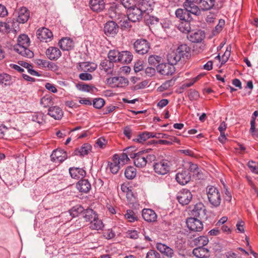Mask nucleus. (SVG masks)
Instances as JSON below:
<instances>
[{
	"instance_id": "57",
	"label": "nucleus",
	"mask_w": 258,
	"mask_h": 258,
	"mask_svg": "<svg viewBox=\"0 0 258 258\" xmlns=\"http://www.w3.org/2000/svg\"><path fill=\"white\" fill-rule=\"evenodd\" d=\"M175 81V80L173 79H171L170 80L166 81L161 85L160 88L161 89H162V90H167L170 87L173 86L174 85Z\"/></svg>"
},
{
	"instance_id": "15",
	"label": "nucleus",
	"mask_w": 258,
	"mask_h": 258,
	"mask_svg": "<svg viewBox=\"0 0 258 258\" xmlns=\"http://www.w3.org/2000/svg\"><path fill=\"white\" fill-rule=\"evenodd\" d=\"M205 37V34L204 32L201 30L191 31L187 35L188 39L194 43L201 42Z\"/></svg>"
},
{
	"instance_id": "46",
	"label": "nucleus",
	"mask_w": 258,
	"mask_h": 258,
	"mask_svg": "<svg viewBox=\"0 0 258 258\" xmlns=\"http://www.w3.org/2000/svg\"><path fill=\"white\" fill-rule=\"evenodd\" d=\"M137 174V170L133 166H128L125 170L124 175L128 179L134 178Z\"/></svg>"
},
{
	"instance_id": "19",
	"label": "nucleus",
	"mask_w": 258,
	"mask_h": 258,
	"mask_svg": "<svg viewBox=\"0 0 258 258\" xmlns=\"http://www.w3.org/2000/svg\"><path fill=\"white\" fill-rule=\"evenodd\" d=\"M196 3H184L183 6L188 12L189 16L192 14L196 16L201 15V10L199 6L195 5Z\"/></svg>"
},
{
	"instance_id": "42",
	"label": "nucleus",
	"mask_w": 258,
	"mask_h": 258,
	"mask_svg": "<svg viewBox=\"0 0 258 258\" xmlns=\"http://www.w3.org/2000/svg\"><path fill=\"white\" fill-rule=\"evenodd\" d=\"M190 21H182L181 22V23L179 24L178 28L179 30L185 33H187V34L190 32L191 31H190L191 28L190 26Z\"/></svg>"
},
{
	"instance_id": "59",
	"label": "nucleus",
	"mask_w": 258,
	"mask_h": 258,
	"mask_svg": "<svg viewBox=\"0 0 258 258\" xmlns=\"http://www.w3.org/2000/svg\"><path fill=\"white\" fill-rule=\"evenodd\" d=\"M52 100L50 97L45 96L40 100V104L44 107H47L51 104Z\"/></svg>"
},
{
	"instance_id": "21",
	"label": "nucleus",
	"mask_w": 258,
	"mask_h": 258,
	"mask_svg": "<svg viewBox=\"0 0 258 258\" xmlns=\"http://www.w3.org/2000/svg\"><path fill=\"white\" fill-rule=\"evenodd\" d=\"M175 179L180 184L185 185L190 181V175L188 171L182 170L176 174Z\"/></svg>"
},
{
	"instance_id": "8",
	"label": "nucleus",
	"mask_w": 258,
	"mask_h": 258,
	"mask_svg": "<svg viewBox=\"0 0 258 258\" xmlns=\"http://www.w3.org/2000/svg\"><path fill=\"white\" fill-rule=\"evenodd\" d=\"M143 14V12L136 6L127 10V18L133 22H139L142 20Z\"/></svg>"
},
{
	"instance_id": "14",
	"label": "nucleus",
	"mask_w": 258,
	"mask_h": 258,
	"mask_svg": "<svg viewBox=\"0 0 258 258\" xmlns=\"http://www.w3.org/2000/svg\"><path fill=\"white\" fill-rule=\"evenodd\" d=\"M155 5L154 0H139L137 6L144 13L149 14L152 12Z\"/></svg>"
},
{
	"instance_id": "35",
	"label": "nucleus",
	"mask_w": 258,
	"mask_h": 258,
	"mask_svg": "<svg viewBox=\"0 0 258 258\" xmlns=\"http://www.w3.org/2000/svg\"><path fill=\"white\" fill-rule=\"evenodd\" d=\"M92 147L88 143L84 144L80 148L77 149L75 151V155L84 156L87 155L91 151Z\"/></svg>"
},
{
	"instance_id": "43",
	"label": "nucleus",
	"mask_w": 258,
	"mask_h": 258,
	"mask_svg": "<svg viewBox=\"0 0 258 258\" xmlns=\"http://www.w3.org/2000/svg\"><path fill=\"white\" fill-rule=\"evenodd\" d=\"M209 242V239L207 236H201L194 240V244L198 247H204Z\"/></svg>"
},
{
	"instance_id": "31",
	"label": "nucleus",
	"mask_w": 258,
	"mask_h": 258,
	"mask_svg": "<svg viewBox=\"0 0 258 258\" xmlns=\"http://www.w3.org/2000/svg\"><path fill=\"white\" fill-rule=\"evenodd\" d=\"M181 58L187 57L190 55V48L186 44L179 45L175 51Z\"/></svg>"
},
{
	"instance_id": "16",
	"label": "nucleus",
	"mask_w": 258,
	"mask_h": 258,
	"mask_svg": "<svg viewBox=\"0 0 258 258\" xmlns=\"http://www.w3.org/2000/svg\"><path fill=\"white\" fill-rule=\"evenodd\" d=\"M118 31V26L113 21H108L104 25V32L108 36H114Z\"/></svg>"
},
{
	"instance_id": "23",
	"label": "nucleus",
	"mask_w": 258,
	"mask_h": 258,
	"mask_svg": "<svg viewBox=\"0 0 258 258\" xmlns=\"http://www.w3.org/2000/svg\"><path fill=\"white\" fill-rule=\"evenodd\" d=\"M71 176L74 179L83 178L86 175V171L82 168L71 167L69 169Z\"/></svg>"
},
{
	"instance_id": "55",
	"label": "nucleus",
	"mask_w": 258,
	"mask_h": 258,
	"mask_svg": "<svg viewBox=\"0 0 258 258\" xmlns=\"http://www.w3.org/2000/svg\"><path fill=\"white\" fill-rule=\"evenodd\" d=\"M247 166L252 173L258 174V163L249 161L247 163Z\"/></svg>"
},
{
	"instance_id": "62",
	"label": "nucleus",
	"mask_w": 258,
	"mask_h": 258,
	"mask_svg": "<svg viewBox=\"0 0 258 258\" xmlns=\"http://www.w3.org/2000/svg\"><path fill=\"white\" fill-rule=\"evenodd\" d=\"M146 258H160V255L156 250H150L147 252Z\"/></svg>"
},
{
	"instance_id": "39",
	"label": "nucleus",
	"mask_w": 258,
	"mask_h": 258,
	"mask_svg": "<svg viewBox=\"0 0 258 258\" xmlns=\"http://www.w3.org/2000/svg\"><path fill=\"white\" fill-rule=\"evenodd\" d=\"M98 216L97 214L92 210L88 209L85 210L83 213V217L86 221L90 222V223Z\"/></svg>"
},
{
	"instance_id": "6",
	"label": "nucleus",
	"mask_w": 258,
	"mask_h": 258,
	"mask_svg": "<svg viewBox=\"0 0 258 258\" xmlns=\"http://www.w3.org/2000/svg\"><path fill=\"white\" fill-rule=\"evenodd\" d=\"M14 15L17 22L24 24L30 17V11L26 7H22L18 9Z\"/></svg>"
},
{
	"instance_id": "44",
	"label": "nucleus",
	"mask_w": 258,
	"mask_h": 258,
	"mask_svg": "<svg viewBox=\"0 0 258 258\" xmlns=\"http://www.w3.org/2000/svg\"><path fill=\"white\" fill-rule=\"evenodd\" d=\"M108 57L113 63L119 62L120 52L116 50H110L108 53Z\"/></svg>"
},
{
	"instance_id": "41",
	"label": "nucleus",
	"mask_w": 258,
	"mask_h": 258,
	"mask_svg": "<svg viewBox=\"0 0 258 258\" xmlns=\"http://www.w3.org/2000/svg\"><path fill=\"white\" fill-rule=\"evenodd\" d=\"M11 23L12 25H10L9 22H0V30L5 32H10L11 29H14L16 31V27L15 26L16 23L14 22V20H13Z\"/></svg>"
},
{
	"instance_id": "52",
	"label": "nucleus",
	"mask_w": 258,
	"mask_h": 258,
	"mask_svg": "<svg viewBox=\"0 0 258 258\" xmlns=\"http://www.w3.org/2000/svg\"><path fill=\"white\" fill-rule=\"evenodd\" d=\"M162 58L161 57L156 55H150L148 58V62L150 64L155 66L158 64L161 61Z\"/></svg>"
},
{
	"instance_id": "29",
	"label": "nucleus",
	"mask_w": 258,
	"mask_h": 258,
	"mask_svg": "<svg viewBox=\"0 0 258 258\" xmlns=\"http://www.w3.org/2000/svg\"><path fill=\"white\" fill-rule=\"evenodd\" d=\"M48 114L55 119H60L63 115V111L58 106H52L48 110Z\"/></svg>"
},
{
	"instance_id": "26",
	"label": "nucleus",
	"mask_w": 258,
	"mask_h": 258,
	"mask_svg": "<svg viewBox=\"0 0 258 258\" xmlns=\"http://www.w3.org/2000/svg\"><path fill=\"white\" fill-rule=\"evenodd\" d=\"M60 48L62 50L69 51L72 50L74 47L73 41L70 38H62L58 42Z\"/></svg>"
},
{
	"instance_id": "32",
	"label": "nucleus",
	"mask_w": 258,
	"mask_h": 258,
	"mask_svg": "<svg viewBox=\"0 0 258 258\" xmlns=\"http://www.w3.org/2000/svg\"><path fill=\"white\" fill-rule=\"evenodd\" d=\"M116 157V155H113L112 162H109L108 165L110 172L113 174L117 173L120 168V166H121Z\"/></svg>"
},
{
	"instance_id": "34",
	"label": "nucleus",
	"mask_w": 258,
	"mask_h": 258,
	"mask_svg": "<svg viewBox=\"0 0 258 258\" xmlns=\"http://www.w3.org/2000/svg\"><path fill=\"white\" fill-rule=\"evenodd\" d=\"M157 138L156 134L152 132H144L140 134L138 138L134 140L139 143H143L150 138Z\"/></svg>"
},
{
	"instance_id": "4",
	"label": "nucleus",
	"mask_w": 258,
	"mask_h": 258,
	"mask_svg": "<svg viewBox=\"0 0 258 258\" xmlns=\"http://www.w3.org/2000/svg\"><path fill=\"white\" fill-rule=\"evenodd\" d=\"M134 48L137 53L143 55L148 52L150 45L149 42L146 39H139L134 42Z\"/></svg>"
},
{
	"instance_id": "64",
	"label": "nucleus",
	"mask_w": 258,
	"mask_h": 258,
	"mask_svg": "<svg viewBox=\"0 0 258 258\" xmlns=\"http://www.w3.org/2000/svg\"><path fill=\"white\" fill-rule=\"evenodd\" d=\"M155 69L153 67H147L145 71L146 75L149 77H152L155 74Z\"/></svg>"
},
{
	"instance_id": "40",
	"label": "nucleus",
	"mask_w": 258,
	"mask_h": 258,
	"mask_svg": "<svg viewBox=\"0 0 258 258\" xmlns=\"http://www.w3.org/2000/svg\"><path fill=\"white\" fill-rule=\"evenodd\" d=\"M180 56L176 51H171L167 55L168 62L174 66L181 59Z\"/></svg>"
},
{
	"instance_id": "63",
	"label": "nucleus",
	"mask_w": 258,
	"mask_h": 258,
	"mask_svg": "<svg viewBox=\"0 0 258 258\" xmlns=\"http://www.w3.org/2000/svg\"><path fill=\"white\" fill-rule=\"evenodd\" d=\"M79 78L83 81H90L92 79L93 77L90 74L83 73L79 75Z\"/></svg>"
},
{
	"instance_id": "58",
	"label": "nucleus",
	"mask_w": 258,
	"mask_h": 258,
	"mask_svg": "<svg viewBox=\"0 0 258 258\" xmlns=\"http://www.w3.org/2000/svg\"><path fill=\"white\" fill-rule=\"evenodd\" d=\"M9 130L5 125L2 124L0 125V139L8 138V134L9 133Z\"/></svg>"
},
{
	"instance_id": "3",
	"label": "nucleus",
	"mask_w": 258,
	"mask_h": 258,
	"mask_svg": "<svg viewBox=\"0 0 258 258\" xmlns=\"http://www.w3.org/2000/svg\"><path fill=\"white\" fill-rule=\"evenodd\" d=\"M208 201L214 207L220 206L221 197L219 189L214 186H208L206 188Z\"/></svg>"
},
{
	"instance_id": "38",
	"label": "nucleus",
	"mask_w": 258,
	"mask_h": 258,
	"mask_svg": "<svg viewBox=\"0 0 258 258\" xmlns=\"http://www.w3.org/2000/svg\"><path fill=\"white\" fill-rule=\"evenodd\" d=\"M44 114L41 112H35L29 116V119L39 124H42L44 121Z\"/></svg>"
},
{
	"instance_id": "53",
	"label": "nucleus",
	"mask_w": 258,
	"mask_h": 258,
	"mask_svg": "<svg viewBox=\"0 0 258 258\" xmlns=\"http://www.w3.org/2000/svg\"><path fill=\"white\" fill-rule=\"evenodd\" d=\"M119 6L116 5H112L110 6L109 12L111 18H115L117 14H119Z\"/></svg>"
},
{
	"instance_id": "1",
	"label": "nucleus",
	"mask_w": 258,
	"mask_h": 258,
	"mask_svg": "<svg viewBox=\"0 0 258 258\" xmlns=\"http://www.w3.org/2000/svg\"><path fill=\"white\" fill-rule=\"evenodd\" d=\"M17 41V44L14 46V50L22 56L32 57L33 52L28 48L30 45L28 36L26 34H21L18 37Z\"/></svg>"
},
{
	"instance_id": "49",
	"label": "nucleus",
	"mask_w": 258,
	"mask_h": 258,
	"mask_svg": "<svg viewBox=\"0 0 258 258\" xmlns=\"http://www.w3.org/2000/svg\"><path fill=\"white\" fill-rule=\"evenodd\" d=\"M85 210L81 205H76L73 207L70 211V215L73 217L78 216L80 214L84 213Z\"/></svg>"
},
{
	"instance_id": "9",
	"label": "nucleus",
	"mask_w": 258,
	"mask_h": 258,
	"mask_svg": "<svg viewBox=\"0 0 258 258\" xmlns=\"http://www.w3.org/2000/svg\"><path fill=\"white\" fill-rule=\"evenodd\" d=\"M177 200L182 205L188 204L192 198L191 192L187 189H183L178 192Z\"/></svg>"
},
{
	"instance_id": "56",
	"label": "nucleus",
	"mask_w": 258,
	"mask_h": 258,
	"mask_svg": "<svg viewBox=\"0 0 258 258\" xmlns=\"http://www.w3.org/2000/svg\"><path fill=\"white\" fill-rule=\"evenodd\" d=\"M105 104V101L103 99L101 98H95L93 100V106L97 109H100Z\"/></svg>"
},
{
	"instance_id": "24",
	"label": "nucleus",
	"mask_w": 258,
	"mask_h": 258,
	"mask_svg": "<svg viewBox=\"0 0 258 258\" xmlns=\"http://www.w3.org/2000/svg\"><path fill=\"white\" fill-rule=\"evenodd\" d=\"M77 189L81 192L88 193L91 189V185L87 179L80 180L76 184Z\"/></svg>"
},
{
	"instance_id": "48",
	"label": "nucleus",
	"mask_w": 258,
	"mask_h": 258,
	"mask_svg": "<svg viewBox=\"0 0 258 258\" xmlns=\"http://www.w3.org/2000/svg\"><path fill=\"white\" fill-rule=\"evenodd\" d=\"M126 219L130 222H134L138 220V216L136 213L132 210H127L124 215Z\"/></svg>"
},
{
	"instance_id": "45",
	"label": "nucleus",
	"mask_w": 258,
	"mask_h": 258,
	"mask_svg": "<svg viewBox=\"0 0 258 258\" xmlns=\"http://www.w3.org/2000/svg\"><path fill=\"white\" fill-rule=\"evenodd\" d=\"M12 82V79L10 75L5 73L0 74V84L1 85L10 86Z\"/></svg>"
},
{
	"instance_id": "7",
	"label": "nucleus",
	"mask_w": 258,
	"mask_h": 258,
	"mask_svg": "<svg viewBox=\"0 0 258 258\" xmlns=\"http://www.w3.org/2000/svg\"><path fill=\"white\" fill-rule=\"evenodd\" d=\"M203 220L197 218L190 217L186 221L188 228L193 231H201L203 229Z\"/></svg>"
},
{
	"instance_id": "33",
	"label": "nucleus",
	"mask_w": 258,
	"mask_h": 258,
	"mask_svg": "<svg viewBox=\"0 0 258 258\" xmlns=\"http://www.w3.org/2000/svg\"><path fill=\"white\" fill-rule=\"evenodd\" d=\"M175 15L177 18L182 21L185 20L191 21L192 19L191 16L189 15L188 12L185 8L184 9H177L175 11Z\"/></svg>"
},
{
	"instance_id": "36",
	"label": "nucleus",
	"mask_w": 258,
	"mask_h": 258,
	"mask_svg": "<svg viewBox=\"0 0 258 258\" xmlns=\"http://www.w3.org/2000/svg\"><path fill=\"white\" fill-rule=\"evenodd\" d=\"M133 58L132 53L128 51L120 52L119 62L128 63L131 62Z\"/></svg>"
},
{
	"instance_id": "54",
	"label": "nucleus",
	"mask_w": 258,
	"mask_h": 258,
	"mask_svg": "<svg viewBox=\"0 0 258 258\" xmlns=\"http://www.w3.org/2000/svg\"><path fill=\"white\" fill-rule=\"evenodd\" d=\"M121 4L127 10L136 6V0H121Z\"/></svg>"
},
{
	"instance_id": "51",
	"label": "nucleus",
	"mask_w": 258,
	"mask_h": 258,
	"mask_svg": "<svg viewBox=\"0 0 258 258\" xmlns=\"http://www.w3.org/2000/svg\"><path fill=\"white\" fill-rule=\"evenodd\" d=\"M145 21L149 26L155 25L159 23V19L153 16L147 15L145 18Z\"/></svg>"
},
{
	"instance_id": "60",
	"label": "nucleus",
	"mask_w": 258,
	"mask_h": 258,
	"mask_svg": "<svg viewBox=\"0 0 258 258\" xmlns=\"http://www.w3.org/2000/svg\"><path fill=\"white\" fill-rule=\"evenodd\" d=\"M227 128V124L224 121H222L221 124H220L218 130L220 132V134L221 135V138H223L224 139H226L225 135V131L226 129Z\"/></svg>"
},
{
	"instance_id": "10",
	"label": "nucleus",
	"mask_w": 258,
	"mask_h": 258,
	"mask_svg": "<svg viewBox=\"0 0 258 258\" xmlns=\"http://www.w3.org/2000/svg\"><path fill=\"white\" fill-rule=\"evenodd\" d=\"M107 84L112 87L122 88L128 85V81L123 77H114L110 78L106 80Z\"/></svg>"
},
{
	"instance_id": "18",
	"label": "nucleus",
	"mask_w": 258,
	"mask_h": 258,
	"mask_svg": "<svg viewBox=\"0 0 258 258\" xmlns=\"http://www.w3.org/2000/svg\"><path fill=\"white\" fill-rule=\"evenodd\" d=\"M156 248L165 256L164 258H172L174 255L173 250L165 244L157 243Z\"/></svg>"
},
{
	"instance_id": "50",
	"label": "nucleus",
	"mask_w": 258,
	"mask_h": 258,
	"mask_svg": "<svg viewBox=\"0 0 258 258\" xmlns=\"http://www.w3.org/2000/svg\"><path fill=\"white\" fill-rule=\"evenodd\" d=\"M76 88L78 90L87 92H90L93 91L95 88L91 85L86 84L84 83H78L76 84Z\"/></svg>"
},
{
	"instance_id": "30",
	"label": "nucleus",
	"mask_w": 258,
	"mask_h": 258,
	"mask_svg": "<svg viewBox=\"0 0 258 258\" xmlns=\"http://www.w3.org/2000/svg\"><path fill=\"white\" fill-rule=\"evenodd\" d=\"M215 4V0H200L198 3L201 11H207L212 9Z\"/></svg>"
},
{
	"instance_id": "47",
	"label": "nucleus",
	"mask_w": 258,
	"mask_h": 258,
	"mask_svg": "<svg viewBox=\"0 0 258 258\" xmlns=\"http://www.w3.org/2000/svg\"><path fill=\"white\" fill-rule=\"evenodd\" d=\"M103 227L104 225L102 221L98 219V216L90 223V228L92 229L101 230Z\"/></svg>"
},
{
	"instance_id": "20",
	"label": "nucleus",
	"mask_w": 258,
	"mask_h": 258,
	"mask_svg": "<svg viewBox=\"0 0 258 258\" xmlns=\"http://www.w3.org/2000/svg\"><path fill=\"white\" fill-rule=\"evenodd\" d=\"M50 157L53 162H62L67 159V154L63 150L56 149L53 151Z\"/></svg>"
},
{
	"instance_id": "5",
	"label": "nucleus",
	"mask_w": 258,
	"mask_h": 258,
	"mask_svg": "<svg viewBox=\"0 0 258 258\" xmlns=\"http://www.w3.org/2000/svg\"><path fill=\"white\" fill-rule=\"evenodd\" d=\"M206 209L204 205L200 202L196 204L191 211V215L194 218H197L201 220H206Z\"/></svg>"
},
{
	"instance_id": "2",
	"label": "nucleus",
	"mask_w": 258,
	"mask_h": 258,
	"mask_svg": "<svg viewBox=\"0 0 258 258\" xmlns=\"http://www.w3.org/2000/svg\"><path fill=\"white\" fill-rule=\"evenodd\" d=\"M148 150H142L131 155V158L134 159L135 165L138 168L144 167L147 164L152 163L156 159L153 154H148Z\"/></svg>"
},
{
	"instance_id": "28",
	"label": "nucleus",
	"mask_w": 258,
	"mask_h": 258,
	"mask_svg": "<svg viewBox=\"0 0 258 258\" xmlns=\"http://www.w3.org/2000/svg\"><path fill=\"white\" fill-rule=\"evenodd\" d=\"M90 7L94 12H99L105 8L104 0H90Z\"/></svg>"
},
{
	"instance_id": "22",
	"label": "nucleus",
	"mask_w": 258,
	"mask_h": 258,
	"mask_svg": "<svg viewBox=\"0 0 258 258\" xmlns=\"http://www.w3.org/2000/svg\"><path fill=\"white\" fill-rule=\"evenodd\" d=\"M143 218L148 222H153L156 221V213L150 209H144L142 212Z\"/></svg>"
},
{
	"instance_id": "61",
	"label": "nucleus",
	"mask_w": 258,
	"mask_h": 258,
	"mask_svg": "<svg viewBox=\"0 0 258 258\" xmlns=\"http://www.w3.org/2000/svg\"><path fill=\"white\" fill-rule=\"evenodd\" d=\"M103 236L107 239H110L115 236V233L112 230L108 229L103 233Z\"/></svg>"
},
{
	"instance_id": "12",
	"label": "nucleus",
	"mask_w": 258,
	"mask_h": 258,
	"mask_svg": "<svg viewBox=\"0 0 258 258\" xmlns=\"http://www.w3.org/2000/svg\"><path fill=\"white\" fill-rule=\"evenodd\" d=\"M36 34L37 38L42 42H48L53 38L52 32L45 27L39 28L37 31Z\"/></svg>"
},
{
	"instance_id": "27",
	"label": "nucleus",
	"mask_w": 258,
	"mask_h": 258,
	"mask_svg": "<svg viewBox=\"0 0 258 258\" xmlns=\"http://www.w3.org/2000/svg\"><path fill=\"white\" fill-rule=\"evenodd\" d=\"M193 254L198 258H209V250L204 247H197L193 249Z\"/></svg>"
},
{
	"instance_id": "11",
	"label": "nucleus",
	"mask_w": 258,
	"mask_h": 258,
	"mask_svg": "<svg viewBox=\"0 0 258 258\" xmlns=\"http://www.w3.org/2000/svg\"><path fill=\"white\" fill-rule=\"evenodd\" d=\"M157 72L162 75L171 76L175 71L174 66L169 63H162L158 64L157 67Z\"/></svg>"
},
{
	"instance_id": "13",
	"label": "nucleus",
	"mask_w": 258,
	"mask_h": 258,
	"mask_svg": "<svg viewBox=\"0 0 258 258\" xmlns=\"http://www.w3.org/2000/svg\"><path fill=\"white\" fill-rule=\"evenodd\" d=\"M155 172L159 175H165L169 171V162L167 160H163L154 165Z\"/></svg>"
},
{
	"instance_id": "17",
	"label": "nucleus",
	"mask_w": 258,
	"mask_h": 258,
	"mask_svg": "<svg viewBox=\"0 0 258 258\" xmlns=\"http://www.w3.org/2000/svg\"><path fill=\"white\" fill-rule=\"evenodd\" d=\"M134 150V147H128L125 149L123 153L120 156L118 154L114 155L117 156L116 158L118 159V162H119L121 166L126 163L130 160L128 157L131 158V155L133 154Z\"/></svg>"
},
{
	"instance_id": "37",
	"label": "nucleus",
	"mask_w": 258,
	"mask_h": 258,
	"mask_svg": "<svg viewBox=\"0 0 258 258\" xmlns=\"http://www.w3.org/2000/svg\"><path fill=\"white\" fill-rule=\"evenodd\" d=\"M113 66V63L109 59L103 60L100 64V69L104 70V71L107 74L112 73Z\"/></svg>"
},
{
	"instance_id": "25",
	"label": "nucleus",
	"mask_w": 258,
	"mask_h": 258,
	"mask_svg": "<svg viewBox=\"0 0 258 258\" xmlns=\"http://www.w3.org/2000/svg\"><path fill=\"white\" fill-rule=\"evenodd\" d=\"M46 54L50 60H57L60 57L61 52L57 47H49L46 51Z\"/></svg>"
}]
</instances>
